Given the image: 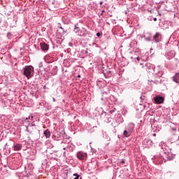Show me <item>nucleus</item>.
Segmentation results:
<instances>
[{"label":"nucleus","instance_id":"39448f33","mask_svg":"<svg viewBox=\"0 0 179 179\" xmlns=\"http://www.w3.org/2000/svg\"><path fill=\"white\" fill-rule=\"evenodd\" d=\"M143 145L144 148H147L149 149V148H152V145H153V142L151 141L149 138H145L143 141Z\"/></svg>","mask_w":179,"mask_h":179},{"label":"nucleus","instance_id":"4be33fe9","mask_svg":"<svg viewBox=\"0 0 179 179\" xmlns=\"http://www.w3.org/2000/svg\"><path fill=\"white\" fill-rule=\"evenodd\" d=\"M116 110H117V109L115 108H114L113 110H110L109 113L110 114H114V113H115Z\"/></svg>","mask_w":179,"mask_h":179},{"label":"nucleus","instance_id":"f3484780","mask_svg":"<svg viewBox=\"0 0 179 179\" xmlns=\"http://www.w3.org/2000/svg\"><path fill=\"white\" fill-rule=\"evenodd\" d=\"M59 29H61L63 31V34H65V33H67L68 30L65 29L62 26H61V24H59L58 25Z\"/></svg>","mask_w":179,"mask_h":179},{"label":"nucleus","instance_id":"a878e982","mask_svg":"<svg viewBox=\"0 0 179 179\" xmlns=\"http://www.w3.org/2000/svg\"><path fill=\"white\" fill-rule=\"evenodd\" d=\"M75 61H76V59H73L70 60V62H71V64H73V62H75Z\"/></svg>","mask_w":179,"mask_h":179},{"label":"nucleus","instance_id":"cd10ccee","mask_svg":"<svg viewBox=\"0 0 179 179\" xmlns=\"http://www.w3.org/2000/svg\"><path fill=\"white\" fill-rule=\"evenodd\" d=\"M120 163H121L122 164H125V161H124V160H122V162H120Z\"/></svg>","mask_w":179,"mask_h":179},{"label":"nucleus","instance_id":"f704fd0d","mask_svg":"<svg viewBox=\"0 0 179 179\" xmlns=\"http://www.w3.org/2000/svg\"><path fill=\"white\" fill-rule=\"evenodd\" d=\"M100 5H103V1H100Z\"/></svg>","mask_w":179,"mask_h":179},{"label":"nucleus","instance_id":"c756f323","mask_svg":"<svg viewBox=\"0 0 179 179\" xmlns=\"http://www.w3.org/2000/svg\"><path fill=\"white\" fill-rule=\"evenodd\" d=\"M84 53L89 54V52L87 51V50H84Z\"/></svg>","mask_w":179,"mask_h":179},{"label":"nucleus","instance_id":"a19ab883","mask_svg":"<svg viewBox=\"0 0 179 179\" xmlns=\"http://www.w3.org/2000/svg\"><path fill=\"white\" fill-rule=\"evenodd\" d=\"M103 114H107V113H106V112H103Z\"/></svg>","mask_w":179,"mask_h":179},{"label":"nucleus","instance_id":"473e14b6","mask_svg":"<svg viewBox=\"0 0 179 179\" xmlns=\"http://www.w3.org/2000/svg\"><path fill=\"white\" fill-rule=\"evenodd\" d=\"M153 20H154V22H157V17H155V18L153 19Z\"/></svg>","mask_w":179,"mask_h":179},{"label":"nucleus","instance_id":"ea45409f","mask_svg":"<svg viewBox=\"0 0 179 179\" xmlns=\"http://www.w3.org/2000/svg\"><path fill=\"white\" fill-rule=\"evenodd\" d=\"M131 59H134V57H131Z\"/></svg>","mask_w":179,"mask_h":179},{"label":"nucleus","instance_id":"f03ea898","mask_svg":"<svg viewBox=\"0 0 179 179\" xmlns=\"http://www.w3.org/2000/svg\"><path fill=\"white\" fill-rule=\"evenodd\" d=\"M78 26H79L78 23L74 25V29H73L74 33L78 34V36H79L80 37H86V36L89 34V31H87V29L83 27L80 29Z\"/></svg>","mask_w":179,"mask_h":179},{"label":"nucleus","instance_id":"dca6fc26","mask_svg":"<svg viewBox=\"0 0 179 179\" xmlns=\"http://www.w3.org/2000/svg\"><path fill=\"white\" fill-rule=\"evenodd\" d=\"M161 148H162V150L164 151V153L165 155H167V153L169 152L167 151V149H169V147H167V146L166 145V144L164 143V144L162 145Z\"/></svg>","mask_w":179,"mask_h":179},{"label":"nucleus","instance_id":"58836bf2","mask_svg":"<svg viewBox=\"0 0 179 179\" xmlns=\"http://www.w3.org/2000/svg\"><path fill=\"white\" fill-rule=\"evenodd\" d=\"M71 152H73V148H72V149L71 150Z\"/></svg>","mask_w":179,"mask_h":179},{"label":"nucleus","instance_id":"79ce46f5","mask_svg":"<svg viewBox=\"0 0 179 179\" xmlns=\"http://www.w3.org/2000/svg\"><path fill=\"white\" fill-rule=\"evenodd\" d=\"M140 99L142 100V96H141Z\"/></svg>","mask_w":179,"mask_h":179},{"label":"nucleus","instance_id":"412c9836","mask_svg":"<svg viewBox=\"0 0 179 179\" xmlns=\"http://www.w3.org/2000/svg\"><path fill=\"white\" fill-rule=\"evenodd\" d=\"M151 82H152L153 83H155V85H159V83H162V81L157 80H151Z\"/></svg>","mask_w":179,"mask_h":179},{"label":"nucleus","instance_id":"6e6552de","mask_svg":"<svg viewBox=\"0 0 179 179\" xmlns=\"http://www.w3.org/2000/svg\"><path fill=\"white\" fill-rule=\"evenodd\" d=\"M29 120H30V117H27L24 120V122L28 124V125L27 126V132H29V134H33V132L29 129H27V128H29V127H36V124L32 123L31 124H30V122L29 121Z\"/></svg>","mask_w":179,"mask_h":179},{"label":"nucleus","instance_id":"393cba45","mask_svg":"<svg viewBox=\"0 0 179 179\" xmlns=\"http://www.w3.org/2000/svg\"><path fill=\"white\" fill-rule=\"evenodd\" d=\"M101 33H100V32H98V33H96V36L97 37H100V36H101Z\"/></svg>","mask_w":179,"mask_h":179},{"label":"nucleus","instance_id":"09e8293b","mask_svg":"<svg viewBox=\"0 0 179 179\" xmlns=\"http://www.w3.org/2000/svg\"><path fill=\"white\" fill-rule=\"evenodd\" d=\"M178 141H179V135H178Z\"/></svg>","mask_w":179,"mask_h":179},{"label":"nucleus","instance_id":"6ab92c4d","mask_svg":"<svg viewBox=\"0 0 179 179\" xmlns=\"http://www.w3.org/2000/svg\"><path fill=\"white\" fill-rule=\"evenodd\" d=\"M145 41H153V39H152V37L149 36V37H147L145 36H143Z\"/></svg>","mask_w":179,"mask_h":179},{"label":"nucleus","instance_id":"b1692460","mask_svg":"<svg viewBox=\"0 0 179 179\" xmlns=\"http://www.w3.org/2000/svg\"><path fill=\"white\" fill-rule=\"evenodd\" d=\"M64 65H65L66 66H71V63H70V62H64Z\"/></svg>","mask_w":179,"mask_h":179},{"label":"nucleus","instance_id":"f257e3e1","mask_svg":"<svg viewBox=\"0 0 179 179\" xmlns=\"http://www.w3.org/2000/svg\"><path fill=\"white\" fill-rule=\"evenodd\" d=\"M22 73L27 79H31L34 76V67L33 66H25L22 69Z\"/></svg>","mask_w":179,"mask_h":179},{"label":"nucleus","instance_id":"4468645a","mask_svg":"<svg viewBox=\"0 0 179 179\" xmlns=\"http://www.w3.org/2000/svg\"><path fill=\"white\" fill-rule=\"evenodd\" d=\"M43 135L45 136L46 138H50L51 136V132L49 129H46L43 131Z\"/></svg>","mask_w":179,"mask_h":179},{"label":"nucleus","instance_id":"de8ad7c7","mask_svg":"<svg viewBox=\"0 0 179 179\" xmlns=\"http://www.w3.org/2000/svg\"><path fill=\"white\" fill-rule=\"evenodd\" d=\"M101 100H103V98H101Z\"/></svg>","mask_w":179,"mask_h":179},{"label":"nucleus","instance_id":"a18cd8bd","mask_svg":"<svg viewBox=\"0 0 179 179\" xmlns=\"http://www.w3.org/2000/svg\"><path fill=\"white\" fill-rule=\"evenodd\" d=\"M115 22V20H113V22Z\"/></svg>","mask_w":179,"mask_h":179},{"label":"nucleus","instance_id":"c85d7f7f","mask_svg":"<svg viewBox=\"0 0 179 179\" xmlns=\"http://www.w3.org/2000/svg\"><path fill=\"white\" fill-rule=\"evenodd\" d=\"M69 46H70V47H73V43H69Z\"/></svg>","mask_w":179,"mask_h":179},{"label":"nucleus","instance_id":"7c9ffc66","mask_svg":"<svg viewBox=\"0 0 179 179\" xmlns=\"http://www.w3.org/2000/svg\"><path fill=\"white\" fill-rule=\"evenodd\" d=\"M9 36H10V32L7 33V37H9Z\"/></svg>","mask_w":179,"mask_h":179},{"label":"nucleus","instance_id":"72a5a7b5","mask_svg":"<svg viewBox=\"0 0 179 179\" xmlns=\"http://www.w3.org/2000/svg\"><path fill=\"white\" fill-rule=\"evenodd\" d=\"M42 66H43L42 64H39V68H41Z\"/></svg>","mask_w":179,"mask_h":179},{"label":"nucleus","instance_id":"423d86ee","mask_svg":"<svg viewBox=\"0 0 179 179\" xmlns=\"http://www.w3.org/2000/svg\"><path fill=\"white\" fill-rule=\"evenodd\" d=\"M162 40V34L160 32H157L152 38V41L155 43H160Z\"/></svg>","mask_w":179,"mask_h":179},{"label":"nucleus","instance_id":"a211bd4d","mask_svg":"<svg viewBox=\"0 0 179 179\" xmlns=\"http://www.w3.org/2000/svg\"><path fill=\"white\" fill-rule=\"evenodd\" d=\"M65 143L64 142H62L61 143V146L62 148H63V150H68V149H69V147H65Z\"/></svg>","mask_w":179,"mask_h":179},{"label":"nucleus","instance_id":"9b49d317","mask_svg":"<svg viewBox=\"0 0 179 179\" xmlns=\"http://www.w3.org/2000/svg\"><path fill=\"white\" fill-rule=\"evenodd\" d=\"M140 65H141L142 68H145V69H150L152 68V64L150 63H141Z\"/></svg>","mask_w":179,"mask_h":179},{"label":"nucleus","instance_id":"aec40b11","mask_svg":"<svg viewBox=\"0 0 179 179\" xmlns=\"http://www.w3.org/2000/svg\"><path fill=\"white\" fill-rule=\"evenodd\" d=\"M73 179H79V178L80 177V176L78 173H74L73 175Z\"/></svg>","mask_w":179,"mask_h":179},{"label":"nucleus","instance_id":"c9c22d12","mask_svg":"<svg viewBox=\"0 0 179 179\" xmlns=\"http://www.w3.org/2000/svg\"><path fill=\"white\" fill-rule=\"evenodd\" d=\"M110 76H105V78H110Z\"/></svg>","mask_w":179,"mask_h":179},{"label":"nucleus","instance_id":"bb28decb","mask_svg":"<svg viewBox=\"0 0 179 179\" xmlns=\"http://www.w3.org/2000/svg\"><path fill=\"white\" fill-rule=\"evenodd\" d=\"M66 152H64V153H63V156H64V157H66Z\"/></svg>","mask_w":179,"mask_h":179},{"label":"nucleus","instance_id":"7ed1b4c3","mask_svg":"<svg viewBox=\"0 0 179 179\" xmlns=\"http://www.w3.org/2000/svg\"><path fill=\"white\" fill-rule=\"evenodd\" d=\"M76 157L80 162H86V160H87V152L78 151L76 154Z\"/></svg>","mask_w":179,"mask_h":179},{"label":"nucleus","instance_id":"5701e85b","mask_svg":"<svg viewBox=\"0 0 179 179\" xmlns=\"http://www.w3.org/2000/svg\"><path fill=\"white\" fill-rule=\"evenodd\" d=\"M171 131L174 132H177V127H171Z\"/></svg>","mask_w":179,"mask_h":179},{"label":"nucleus","instance_id":"37998d69","mask_svg":"<svg viewBox=\"0 0 179 179\" xmlns=\"http://www.w3.org/2000/svg\"><path fill=\"white\" fill-rule=\"evenodd\" d=\"M104 13V10H102V13Z\"/></svg>","mask_w":179,"mask_h":179},{"label":"nucleus","instance_id":"2f4dec72","mask_svg":"<svg viewBox=\"0 0 179 179\" xmlns=\"http://www.w3.org/2000/svg\"><path fill=\"white\" fill-rule=\"evenodd\" d=\"M136 59H137V61H140V60H141V57H136Z\"/></svg>","mask_w":179,"mask_h":179},{"label":"nucleus","instance_id":"0eeeda50","mask_svg":"<svg viewBox=\"0 0 179 179\" xmlns=\"http://www.w3.org/2000/svg\"><path fill=\"white\" fill-rule=\"evenodd\" d=\"M154 101L155 104H162L164 101V97L160 96H157L154 97Z\"/></svg>","mask_w":179,"mask_h":179},{"label":"nucleus","instance_id":"c03bdc74","mask_svg":"<svg viewBox=\"0 0 179 179\" xmlns=\"http://www.w3.org/2000/svg\"><path fill=\"white\" fill-rule=\"evenodd\" d=\"M115 22V20H113V22Z\"/></svg>","mask_w":179,"mask_h":179},{"label":"nucleus","instance_id":"2eb2a0df","mask_svg":"<svg viewBox=\"0 0 179 179\" xmlns=\"http://www.w3.org/2000/svg\"><path fill=\"white\" fill-rule=\"evenodd\" d=\"M166 155H167L166 157H167L168 160H173V159H174V157H176V155L172 154L171 152L166 153Z\"/></svg>","mask_w":179,"mask_h":179},{"label":"nucleus","instance_id":"49530a36","mask_svg":"<svg viewBox=\"0 0 179 179\" xmlns=\"http://www.w3.org/2000/svg\"><path fill=\"white\" fill-rule=\"evenodd\" d=\"M31 120H33V116L31 117Z\"/></svg>","mask_w":179,"mask_h":179},{"label":"nucleus","instance_id":"ddd939ff","mask_svg":"<svg viewBox=\"0 0 179 179\" xmlns=\"http://www.w3.org/2000/svg\"><path fill=\"white\" fill-rule=\"evenodd\" d=\"M131 134L132 133L129 131L127 129L123 131V136H125V138H129Z\"/></svg>","mask_w":179,"mask_h":179},{"label":"nucleus","instance_id":"4c0bfd02","mask_svg":"<svg viewBox=\"0 0 179 179\" xmlns=\"http://www.w3.org/2000/svg\"><path fill=\"white\" fill-rule=\"evenodd\" d=\"M52 100H53V101H55V98H53Z\"/></svg>","mask_w":179,"mask_h":179},{"label":"nucleus","instance_id":"1a4fd4ad","mask_svg":"<svg viewBox=\"0 0 179 179\" xmlns=\"http://www.w3.org/2000/svg\"><path fill=\"white\" fill-rule=\"evenodd\" d=\"M126 129L132 134L134 132V129H135V124L131 122L129 123L126 127Z\"/></svg>","mask_w":179,"mask_h":179},{"label":"nucleus","instance_id":"f8f14e48","mask_svg":"<svg viewBox=\"0 0 179 179\" xmlns=\"http://www.w3.org/2000/svg\"><path fill=\"white\" fill-rule=\"evenodd\" d=\"M13 148H14V150L19 151V150H22V145L20 143H17V144H14Z\"/></svg>","mask_w":179,"mask_h":179},{"label":"nucleus","instance_id":"20e7f679","mask_svg":"<svg viewBox=\"0 0 179 179\" xmlns=\"http://www.w3.org/2000/svg\"><path fill=\"white\" fill-rule=\"evenodd\" d=\"M169 141L171 142V143H175L176 145H179L178 135L173 133V134L169 138Z\"/></svg>","mask_w":179,"mask_h":179},{"label":"nucleus","instance_id":"9d476101","mask_svg":"<svg viewBox=\"0 0 179 179\" xmlns=\"http://www.w3.org/2000/svg\"><path fill=\"white\" fill-rule=\"evenodd\" d=\"M40 47L42 51H48L50 48V45L44 42L40 43Z\"/></svg>","mask_w":179,"mask_h":179},{"label":"nucleus","instance_id":"e433bc0d","mask_svg":"<svg viewBox=\"0 0 179 179\" xmlns=\"http://www.w3.org/2000/svg\"><path fill=\"white\" fill-rule=\"evenodd\" d=\"M77 78H80V75H78V76H77Z\"/></svg>","mask_w":179,"mask_h":179}]
</instances>
